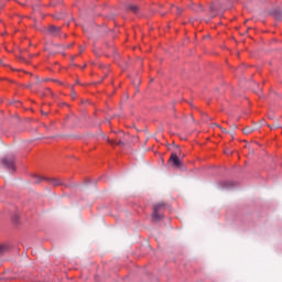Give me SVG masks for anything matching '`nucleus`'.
<instances>
[{
	"label": "nucleus",
	"mask_w": 282,
	"mask_h": 282,
	"mask_svg": "<svg viewBox=\"0 0 282 282\" xmlns=\"http://www.w3.org/2000/svg\"><path fill=\"white\" fill-rule=\"evenodd\" d=\"M33 180L34 184H41L42 180H47L48 184H51L52 186H62L63 184V181H61L59 178H44L39 175H34Z\"/></svg>",
	"instance_id": "obj_1"
},
{
	"label": "nucleus",
	"mask_w": 282,
	"mask_h": 282,
	"mask_svg": "<svg viewBox=\"0 0 282 282\" xmlns=\"http://www.w3.org/2000/svg\"><path fill=\"white\" fill-rule=\"evenodd\" d=\"M104 139L107 140V142L109 144H111L112 147H115L116 144H118L119 147H124V133L123 132H119L117 134V139H109L107 137H105Z\"/></svg>",
	"instance_id": "obj_2"
},
{
	"label": "nucleus",
	"mask_w": 282,
	"mask_h": 282,
	"mask_svg": "<svg viewBox=\"0 0 282 282\" xmlns=\"http://www.w3.org/2000/svg\"><path fill=\"white\" fill-rule=\"evenodd\" d=\"M163 208H164V203H159L154 205L152 217L153 219H155V221L162 219V214H160V210Z\"/></svg>",
	"instance_id": "obj_3"
},
{
	"label": "nucleus",
	"mask_w": 282,
	"mask_h": 282,
	"mask_svg": "<svg viewBox=\"0 0 282 282\" xmlns=\"http://www.w3.org/2000/svg\"><path fill=\"white\" fill-rule=\"evenodd\" d=\"M2 164L3 166H6L7 169H9V171H14V159L13 158H3L2 159Z\"/></svg>",
	"instance_id": "obj_4"
},
{
	"label": "nucleus",
	"mask_w": 282,
	"mask_h": 282,
	"mask_svg": "<svg viewBox=\"0 0 282 282\" xmlns=\"http://www.w3.org/2000/svg\"><path fill=\"white\" fill-rule=\"evenodd\" d=\"M47 34L50 36H59L61 34V26L51 25L47 30Z\"/></svg>",
	"instance_id": "obj_5"
},
{
	"label": "nucleus",
	"mask_w": 282,
	"mask_h": 282,
	"mask_svg": "<svg viewBox=\"0 0 282 282\" xmlns=\"http://www.w3.org/2000/svg\"><path fill=\"white\" fill-rule=\"evenodd\" d=\"M170 162H172L173 166H176V167L182 166V161H180V156H177V154L175 153L171 154Z\"/></svg>",
	"instance_id": "obj_6"
},
{
	"label": "nucleus",
	"mask_w": 282,
	"mask_h": 282,
	"mask_svg": "<svg viewBox=\"0 0 282 282\" xmlns=\"http://www.w3.org/2000/svg\"><path fill=\"white\" fill-rule=\"evenodd\" d=\"M209 17L210 19H215V17H217V7H215V4L209 7Z\"/></svg>",
	"instance_id": "obj_7"
},
{
	"label": "nucleus",
	"mask_w": 282,
	"mask_h": 282,
	"mask_svg": "<svg viewBox=\"0 0 282 282\" xmlns=\"http://www.w3.org/2000/svg\"><path fill=\"white\" fill-rule=\"evenodd\" d=\"M127 9L134 14H138V12H140V8L135 4H128Z\"/></svg>",
	"instance_id": "obj_8"
},
{
	"label": "nucleus",
	"mask_w": 282,
	"mask_h": 282,
	"mask_svg": "<svg viewBox=\"0 0 282 282\" xmlns=\"http://www.w3.org/2000/svg\"><path fill=\"white\" fill-rule=\"evenodd\" d=\"M253 132H254V128L250 126L242 129V133H245V135H250V133H253Z\"/></svg>",
	"instance_id": "obj_9"
},
{
	"label": "nucleus",
	"mask_w": 282,
	"mask_h": 282,
	"mask_svg": "<svg viewBox=\"0 0 282 282\" xmlns=\"http://www.w3.org/2000/svg\"><path fill=\"white\" fill-rule=\"evenodd\" d=\"M191 8L194 10V12H204V7H202V4L192 6Z\"/></svg>",
	"instance_id": "obj_10"
},
{
	"label": "nucleus",
	"mask_w": 282,
	"mask_h": 282,
	"mask_svg": "<svg viewBox=\"0 0 282 282\" xmlns=\"http://www.w3.org/2000/svg\"><path fill=\"white\" fill-rule=\"evenodd\" d=\"M273 14H274L275 19H281V17H282L281 10H279V9H275L273 11Z\"/></svg>",
	"instance_id": "obj_11"
},
{
	"label": "nucleus",
	"mask_w": 282,
	"mask_h": 282,
	"mask_svg": "<svg viewBox=\"0 0 282 282\" xmlns=\"http://www.w3.org/2000/svg\"><path fill=\"white\" fill-rule=\"evenodd\" d=\"M6 250H8V246L0 245V254H3V252H6Z\"/></svg>",
	"instance_id": "obj_12"
},
{
	"label": "nucleus",
	"mask_w": 282,
	"mask_h": 282,
	"mask_svg": "<svg viewBox=\"0 0 282 282\" xmlns=\"http://www.w3.org/2000/svg\"><path fill=\"white\" fill-rule=\"evenodd\" d=\"M270 129H281V126H279V123L269 126Z\"/></svg>",
	"instance_id": "obj_13"
},
{
	"label": "nucleus",
	"mask_w": 282,
	"mask_h": 282,
	"mask_svg": "<svg viewBox=\"0 0 282 282\" xmlns=\"http://www.w3.org/2000/svg\"><path fill=\"white\" fill-rule=\"evenodd\" d=\"M176 10H177V14H182V9L176 7Z\"/></svg>",
	"instance_id": "obj_14"
},
{
	"label": "nucleus",
	"mask_w": 282,
	"mask_h": 282,
	"mask_svg": "<svg viewBox=\"0 0 282 282\" xmlns=\"http://www.w3.org/2000/svg\"><path fill=\"white\" fill-rule=\"evenodd\" d=\"M219 129H221L223 133H227L226 129L221 128V126H218Z\"/></svg>",
	"instance_id": "obj_15"
},
{
	"label": "nucleus",
	"mask_w": 282,
	"mask_h": 282,
	"mask_svg": "<svg viewBox=\"0 0 282 282\" xmlns=\"http://www.w3.org/2000/svg\"><path fill=\"white\" fill-rule=\"evenodd\" d=\"M36 83L39 84L40 82H39V77H36Z\"/></svg>",
	"instance_id": "obj_16"
},
{
	"label": "nucleus",
	"mask_w": 282,
	"mask_h": 282,
	"mask_svg": "<svg viewBox=\"0 0 282 282\" xmlns=\"http://www.w3.org/2000/svg\"><path fill=\"white\" fill-rule=\"evenodd\" d=\"M28 87H29V88L32 87V84H29Z\"/></svg>",
	"instance_id": "obj_17"
},
{
	"label": "nucleus",
	"mask_w": 282,
	"mask_h": 282,
	"mask_svg": "<svg viewBox=\"0 0 282 282\" xmlns=\"http://www.w3.org/2000/svg\"><path fill=\"white\" fill-rule=\"evenodd\" d=\"M76 96V93H73V98Z\"/></svg>",
	"instance_id": "obj_18"
},
{
	"label": "nucleus",
	"mask_w": 282,
	"mask_h": 282,
	"mask_svg": "<svg viewBox=\"0 0 282 282\" xmlns=\"http://www.w3.org/2000/svg\"><path fill=\"white\" fill-rule=\"evenodd\" d=\"M232 129H237V126H232Z\"/></svg>",
	"instance_id": "obj_19"
},
{
	"label": "nucleus",
	"mask_w": 282,
	"mask_h": 282,
	"mask_svg": "<svg viewBox=\"0 0 282 282\" xmlns=\"http://www.w3.org/2000/svg\"><path fill=\"white\" fill-rule=\"evenodd\" d=\"M29 281H34V279L30 278Z\"/></svg>",
	"instance_id": "obj_20"
},
{
	"label": "nucleus",
	"mask_w": 282,
	"mask_h": 282,
	"mask_svg": "<svg viewBox=\"0 0 282 282\" xmlns=\"http://www.w3.org/2000/svg\"><path fill=\"white\" fill-rule=\"evenodd\" d=\"M2 61L0 59V65H1Z\"/></svg>",
	"instance_id": "obj_21"
},
{
	"label": "nucleus",
	"mask_w": 282,
	"mask_h": 282,
	"mask_svg": "<svg viewBox=\"0 0 282 282\" xmlns=\"http://www.w3.org/2000/svg\"><path fill=\"white\" fill-rule=\"evenodd\" d=\"M80 52H83V48H80Z\"/></svg>",
	"instance_id": "obj_22"
}]
</instances>
